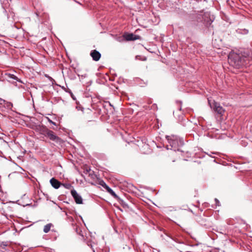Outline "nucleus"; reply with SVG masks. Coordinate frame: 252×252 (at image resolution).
<instances>
[{
	"instance_id": "f257e3e1",
	"label": "nucleus",
	"mask_w": 252,
	"mask_h": 252,
	"mask_svg": "<svg viewBox=\"0 0 252 252\" xmlns=\"http://www.w3.org/2000/svg\"><path fill=\"white\" fill-rule=\"evenodd\" d=\"M223 54L226 55L229 64L236 68L246 66L251 61L250 51L248 49H242L236 52L221 50V56Z\"/></svg>"
},
{
	"instance_id": "f03ea898",
	"label": "nucleus",
	"mask_w": 252,
	"mask_h": 252,
	"mask_svg": "<svg viewBox=\"0 0 252 252\" xmlns=\"http://www.w3.org/2000/svg\"><path fill=\"white\" fill-rule=\"evenodd\" d=\"M165 138L168 143V145H167L166 147L167 150L170 149L174 151L183 152L180 149V148L184 145V141L183 138L174 135H166Z\"/></svg>"
},
{
	"instance_id": "7ed1b4c3",
	"label": "nucleus",
	"mask_w": 252,
	"mask_h": 252,
	"mask_svg": "<svg viewBox=\"0 0 252 252\" xmlns=\"http://www.w3.org/2000/svg\"><path fill=\"white\" fill-rule=\"evenodd\" d=\"M197 22L202 23L205 27L210 26L215 19L213 15H212L210 12H206L203 13L201 12L196 16Z\"/></svg>"
},
{
	"instance_id": "20e7f679",
	"label": "nucleus",
	"mask_w": 252,
	"mask_h": 252,
	"mask_svg": "<svg viewBox=\"0 0 252 252\" xmlns=\"http://www.w3.org/2000/svg\"><path fill=\"white\" fill-rule=\"evenodd\" d=\"M208 101L210 107L218 115V116H216L217 120L220 122V102L216 101L211 98H208Z\"/></svg>"
},
{
	"instance_id": "39448f33",
	"label": "nucleus",
	"mask_w": 252,
	"mask_h": 252,
	"mask_svg": "<svg viewBox=\"0 0 252 252\" xmlns=\"http://www.w3.org/2000/svg\"><path fill=\"white\" fill-rule=\"evenodd\" d=\"M1 7L2 8V12L4 15L7 17V19L8 21L13 22L14 20V14L13 12H9V14L7 13V9L8 7L9 6V4H8V0H0Z\"/></svg>"
},
{
	"instance_id": "423d86ee",
	"label": "nucleus",
	"mask_w": 252,
	"mask_h": 252,
	"mask_svg": "<svg viewBox=\"0 0 252 252\" xmlns=\"http://www.w3.org/2000/svg\"><path fill=\"white\" fill-rule=\"evenodd\" d=\"M43 134L46 137H48L51 140L54 141L57 143L59 142L61 140V138L55 135L53 131L47 128H46L43 131Z\"/></svg>"
},
{
	"instance_id": "0eeeda50",
	"label": "nucleus",
	"mask_w": 252,
	"mask_h": 252,
	"mask_svg": "<svg viewBox=\"0 0 252 252\" xmlns=\"http://www.w3.org/2000/svg\"><path fill=\"white\" fill-rule=\"evenodd\" d=\"M124 37L127 41H135L141 38V36L139 35H136L132 33H128L127 32H126L124 33Z\"/></svg>"
},
{
	"instance_id": "6e6552de",
	"label": "nucleus",
	"mask_w": 252,
	"mask_h": 252,
	"mask_svg": "<svg viewBox=\"0 0 252 252\" xmlns=\"http://www.w3.org/2000/svg\"><path fill=\"white\" fill-rule=\"evenodd\" d=\"M71 194L76 204H83V199L81 196L77 193V191L75 189H72L71 190Z\"/></svg>"
},
{
	"instance_id": "1a4fd4ad",
	"label": "nucleus",
	"mask_w": 252,
	"mask_h": 252,
	"mask_svg": "<svg viewBox=\"0 0 252 252\" xmlns=\"http://www.w3.org/2000/svg\"><path fill=\"white\" fill-rule=\"evenodd\" d=\"M90 56L94 61L97 62L100 59L101 55L96 50H93L91 51Z\"/></svg>"
},
{
	"instance_id": "9d476101",
	"label": "nucleus",
	"mask_w": 252,
	"mask_h": 252,
	"mask_svg": "<svg viewBox=\"0 0 252 252\" xmlns=\"http://www.w3.org/2000/svg\"><path fill=\"white\" fill-rule=\"evenodd\" d=\"M221 20L225 22V23L223 24L224 27L228 28L231 23L228 16L221 11Z\"/></svg>"
},
{
	"instance_id": "9b49d317",
	"label": "nucleus",
	"mask_w": 252,
	"mask_h": 252,
	"mask_svg": "<svg viewBox=\"0 0 252 252\" xmlns=\"http://www.w3.org/2000/svg\"><path fill=\"white\" fill-rule=\"evenodd\" d=\"M147 140L146 139H143L142 140H138L137 141V145L141 149H149V145L146 143Z\"/></svg>"
},
{
	"instance_id": "f8f14e48",
	"label": "nucleus",
	"mask_w": 252,
	"mask_h": 252,
	"mask_svg": "<svg viewBox=\"0 0 252 252\" xmlns=\"http://www.w3.org/2000/svg\"><path fill=\"white\" fill-rule=\"evenodd\" d=\"M50 183L52 187L55 189H58L62 186L61 182L54 177H53L50 179Z\"/></svg>"
},
{
	"instance_id": "ddd939ff",
	"label": "nucleus",
	"mask_w": 252,
	"mask_h": 252,
	"mask_svg": "<svg viewBox=\"0 0 252 252\" xmlns=\"http://www.w3.org/2000/svg\"><path fill=\"white\" fill-rule=\"evenodd\" d=\"M5 78H6V80L9 82H11V80H16L17 82H19L24 84L23 81L21 79H19L14 74H11V73H5Z\"/></svg>"
},
{
	"instance_id": "4468645a",
	"label": "nucleus",
	"mask_w": 252,
	"mask_h": 252,
	"mask_svg": "<svg viewBox=\"0 0 252 252\" xmlns=\"http://www.w3.org/2000/svg\"><path fill=\"white\" fill-rule=\"evenodd\" d=\"M118 202L125 208H128L129 206L127 203L125 202L123 199L121 198L119 196L118 198H115Z\"/></svg>"
},
{
	"instance_id": "2eb2a0df",
	"label": "nucleus",
	"mask_w": 252,
	"mask_h": 252,
	"mask_svg": "<svg viewBox=\"0 0 252 252\" xmlns=\"http://www.w3.org/2000/svg\"><path fill=\"white\" fill-rule=\"evenodd\" d=\"M179 122L180 123V124L183 125V126H186V120L184 119V116L183 114L180 115L179 116V119H178ZM188 121H187V123H188Z\"/></svg>"
},
{
	"instance_id": "dca6fc26",
	"label": "nucleus",
	"mask_w": 252,
	"mask_h": 252,
	"mask_svg": "<svg viewBox=\"0 0 252 252\" xmlns=\"http://www.w3.org/2000/svg\"><path fill=\"white\" fill-rule=\"evenodd\" d=\"M106 191L109 193L115 199L118 198V195H117V194L115 192V191L109 187Z\"/></svg>"
},
{
	"instance_id": "f3484780",
	"label": "nucleus",
	"mask_w": 252,
	"mask_h": 252,
	"mask_svg": "<svg viewBox=\"0 0 252 252\" xmlns=\"http://www.w3.org/2000/svg\"><path fill=\"white\" fill-rule=\"evenodd\" d=\"M3 107L8 110H12V108L13 107V104L8 101H6L5 103L3 105Z\"/></svg>"
},
{
	"instance_id": "a211bd4d",
	"label": "nucleus",
	"mask_w": 252,
	"mask_h": 252,
	"mask_svg": "<svg viewBox=\"0 0 252 252\" xmlns=\"http://www.w3.org/2000/svg\"><path fill=\"white\" fill-rule=\"evenodd\" d=\"M51 225L52 224L51 223H48L45 225L43 228V232L46 233H48L50 230Z\"/></svg>"
},
{
	"instance_id": "6ab92c4d",
	"label": "nucleus",
	"mask_w": 252,
	"mask_h": 252,
	"mask_svg": "<svg viewBox=\"0 0 252 252\" xmlns=\"http://www.w3.org/2000/svg\"><path fill=\"white\" fill-rule=\"evenodd\" d=\"M135 59L136 60H140L142 61H145L147 60V58L145 56H141L140 55H136L135 57Z\"/></svg>"
},
{
	"instance_id": "aec40b11",
	"label": "nucleus",
	"mask_w": 252,
	"mask_h": 252,
	"mask_svg": "<svg viewBox=\"0 0 252 252\" xmlns=\"http://www.w3.org/2000/svg\"><path fill=\"white\" fill-rule=\"evenodd\" d=\"M116 40L121 43L124 42L126 41L125 38L124 37V34L122 36H118L116 38Z\"/></svg>"
},
{
	"instance_id": "412c9836",
	"label": "nucleus",
	"mask_w": 252,
	"mask_h": 252,
	"mask_svg": "<svg viewBox=\"0 0 252 252\" xmlns=\"http://www.w3.org/2000/svg\"><path fill=\"white\" fill-rule=\"evenodd\" d=\"M62 186L66 189H70L72 186L70 183L62 184Z\"/></svg>"
},
{
	"instance_id": "4be33fe9",
	"label": "nucleus",
	"mask_w": 252,
	"mask_h": 252,
	"mask_svg": "<svg viewBox=\"0 0 252 252\" xmlns=\"http://www.w3.org/2000/svg\"><path fill=\"white\" fill-rule=\"evenodd\" d=\"M213 215L215 218L217 220L220 219V215H219V210H215L213 212Z\"/></svg>"
},
{
	"instance_id": "5701e85b",
	"label": "nucleus",
	"mask_w": 252,
	"mask_h": 252,
	"mask_svg": "<svg viewBox=\"0 0 252 252\" xmlns=\"http://www.w3.org/2000/svg\"><path fill=\"white\" fill-rule=\"evenodd\" d=\"M215 205H212V207L214 208V209H216L217 208V206H219V204H220V201L219 199H218L217 198H215Z\"/></svg>"
},
{
	"instance_id": "b1692460",
	"label": "nucleus",
	"mask_w": 252,
	"mask_h": 252,
	"mask_svg": "<svg viewBox=\"0 0 252 252\" xmlns=\"http://www.w3.org/2000/svg\"><path fill=\"white\" fill-rule=\"evenodd\" d=\"M87 245L88 246L92 248L93 252H95V250H94V246H93L92 242L91 241H87Z\"/></svg>"
},
{
	"instance_id": "393cba45",
	"label": "nucleus",
	"mask_w": 252,
	"mask_h": 252,
	"mask_svg": "<svg viewBox=\"0 0 252 252\" xmlns=\"http://www.w3.org/2000/svg\"><path fill=\"white\" fill-rule=\"evenodd\" d=\"M249 31L247 29H240L239 30V33H241L242 34H246L248 33Z\"/></svg>"
},
{
	"instance_id": "a878e982",
	"label": "nucleus",
	"mask_w": 252,
	"mask_h": 252,
	"mask_svg": "<svg viewBox=\"0 0 252 252\" xmlns=\"http://www.w3.org/2000/svg\"><path fill=\"white\" fill-rule=\"evenodd\" d=\"M213 132H216V134L218 135V136H216L217 138L220 139V135L219 134V133L218 132L219 131V129H217V128H216V129L213 128Z\"/></svg>"
},
{
	"instance_id": "bb28decb",
	"label": "nucleus",
	"mask_w": 252,
	"mask_h": 252,
	"mask_svg": "<svg viewBox=\"0 0 252 252\" xmlns=\"http://www.w3.org/2000/svg\"><path fill=\"white\" fill-rule=\"evenodd\" d=\"M207 154L209 156L213 158H215V157H212L211 154L217 155H218V156H220V153L219 152H211L210 153H207Z\"/></svg>"
},
{
	"instance_id": "cd10ccee",
	"label": "nucleus",
	"mask_w": 252,
	"mask_h": 252,
	"mask_svg": "<svg viewBox=\"0 0 252 252\" xmlns=\"http://www.w3.org/2000/svg\"><path fill=\"white\" fill-rule=\"evenodd\" d=\"M76 109L78 111L81 110L82 112L84 111V108L81 105H77L76 106Z\"/></svg>"
},
{
	"instance_id": "c85d7f7f",
	"label": "nucleus",
	"mask_w": 252,
	"mask_h": 252,
	"mask_svg": "<svg viewBox=\"0 0 252 252\" xmlns=\"http://www.w3.org/2000/svg\"><path fill=\"white\" fill-rule=\"evenodd\" d=\"M7 245L8 244L7 242H2L0 244V246L2 249H4Z\"/></svg>"
},
{
	"instance_id": "c756f323",
	"label": "nucleus",
	"mask_w": 252,
	"mask_h": 252,
	"mask_svg": "<svg viewBox=\"0 0 252 252\" xmlns=\"http://www.w3.org/2000/svg\"><path fill=\"white\" fill-rule=\"evenodd\" d=\"M6 101L4 99L0 98V106H3L4 104Z\"/></svg>"
},
{
	"instance_id": "7c9ffc66",
	"label": "nucleus",
	"mask_w": 252,
	"mask_h": 252,
	"mask_svg": "<svg viewBox=\"0 0 252 252\" xmlns=\"http://www.w3.org/2000/svg\"><path fill=\"white\" fill-rule=\"evenodd\" d=\"M99 185H100L103 188L106 185V184L103 180H100L99 182Z\"/></svg>"
},
{
	"instance_id": "2f4dec72",
	"label": "nucleus",
	"mask_w": 252,
	"mask_h": 252,
	"mask_svg": "<svg viewBox=\"0 0 252 252\" xmlns=\"http://www.w3.org/2000/svg\"><path fill=\"white\" fill-rule=\"evenodd\" d=\"M157 228H158V229L159 231H163V232H164V234H165V235H166L168 237H170V238H171V239H172V238H171L170 236H168V235H167V234L165 232V231H164V230L163 228H162L161 227H159V226H158V227H157Z\"/></svg>"
},
{
	"instance_id": "473e14b6",
	"label": "nucleus",
	"mask_w": 252,
	"mask_h": 252,
	"mask_svg": "<svg viewBox=\"0 0 252 252\" xmlns=\"http://www.w3.org/2000/svg\"><path fill=\"white\" fill-rule=\"evenodd\" d=\"M47 119H48V122H49L50 123H51V124H53V125H54V126H56V123H55V122H53L51 120H50V119L49 118H47Z\"/></svg>"
},
{
	"instance_id": "72a5a7b5",
	"label": "nucleus",
	"mask_w": 252,
	"mask_h": 252,
	"mask_svg": "<svg viewBox=\"0 0 252 252\" xmlns=\"http://www.w3.org/2000/svg\"><path fill=\"white\" fill-rule=\"evenodd\" d=\"M226 136V135L225 133H221V139L224 138Z\"/></svg>"
},
{
	"instance_id": "f704fd0d",
	"label": "nucleus",
	"mask_w": 252,
	"mask_h": 252,
	"mask_svg": "<svg viewBox=\"0 0 252 252\" xmlns=\"http://www.w3.org/2000/svg\"><path fill=\"white\" fill-rule=\"evenodd\" d=\"M217 160H218V161H217V160H216V159H215L214 160V162H216V163H218V164H220V159H218Z\"/></svg>"
},
{
	"instance_id": "c9c22d12",
	"label": "nucleus",
	"mask_w": 252,
	"mask_h": 252,
	"mask_svg": "<svg viewBox=\"0 0 252 252\" xmlns=\"http://www.w3.org/2000/svg\"><path fill=\"white\" fill-rule=\"evenodd\" d=\"M21 205H23V206H30V203H26V204H21Z\"/></svg>"
},
{
	"instance_id": "e433bc0d",
	"label": "nucleus",
	"mask_w": 252,
	"mask_h": 252,
	"mask_svg": "<svg viewBox=\"0 0 252 252\" xmlns=\"http://www.w3.org/2000/svg\"><path fill=\"white\" fill-rule=\"evenodd\" d=\"M106 190H107L108 188H109V187L107 185V184L103 187Z\"/></svg>"
},
{
	"instance_id": "4c0bfd02",
	"label": "nucleus",
	"mask_w": 252,
	"mask_h": 252,
	"mask_svg": "<svg viewBox=\"0 0 252 252\" xmlns=\"http://www.w3.org/2000/svg\"><path fill=\"white\" fill-rule=\"evenodd\" d=\"M66 92H68L70 95H73V93H72L71 91L70 90H69L68 91H66Z\"/></svg>"
},
{
	"instance_id": "58836bf2",
	"label": "nucleus",
	"mask_w": 252,
	"mask_h": 252,
	"mask_svg": "<svg viewBox=\"0 0 252 252\" xmlns=\"http://www.w3.org/2000/svg\"><path fill=\"white\" fill-rule=\"evenodd\" d=\"M91 171V169L89 168V169H87L86 170V172H85V173H88V172H90Z\"/></svg>"
},
{
	"instance_id": "ea45409f",
	"label": "nucleus",
	"mask_w": 252,
	"mask_h": 252,
	"mask_svg": "<svg viewBox=\"0 0 252 252\" xmlns=\"http://www.w3.org/2000/svg\"><path fill=\"white\" fill-rule=\"evenodd\" d=\"M71 96L73 99H74V100L76 99V97L74 96V95L73 94V95H71Z\"/></svg>"
},
{
	"instance_id": "a19ab883",
	"label": "nucleus",
	"mask_w": 252,
	"mask_h": 252,
	"mask_svg": "<svg viewBox=\"0 0 252 252\" xmlns=\"http://www.w3.org/2000/svg\"><path fill=\"white\" fill-rule=\"evenodd\" d=\"M178 110H179V111H181V110H182V107H181V106H180V107L178 108Z\"/></svg>"
},
{
	"instance_id": "79ce46f5",
	"label": "nucleus",
	"mask_w": 252,
	"mask_h": 252,
	"mask_svg": "<svg viewBox=\"0 0 252 252\" xmlns=\"http://www.w3.org/2000/svg\"><path fill=\"white\" fill-rule=\"evenodd\" d=\"M227 32V34L228 35H229V32H230L229 31V30L226 31Z\"/></svg>"
},
{
	"instance_id": "37998d69",
	"label": "nucleus",
	"mask_w": 252,
	"mask_h": 252,
	"mask_svg": "<svg viewBox=\"0 0 252 252\" xmlns=\"http://www.w3.org/2000/svg\"><path fill=\"white\" fill-rule=\"evenodd\" d=\"M18 88H23V86L22 85H20V86H18Z\"/></svg>"
},
{
	"instance_id": "c03bdc74",
	"label": "nucleus",
	"mask_w": 252,
	"mask_h": 252,
	"mask_svg": "<svg viewBox=\"0 0 252 252\" xmlns=\"http://www.w3.org/2000/svg\"><path fill=\"white\" fill-rule=\"evenodd\" d=\"M221 111H224V110L222 109V107H221ZM222 116V114H221V117Z\"/></svg>"
},
{
	"instance_id": "a18cd8bd",
	"label": "nucleus",
	"mask_w": 252,
	"mask_h": 252,
	"mask_svg": "<svg viewBox=\"0 0 252 252\" xmlns=\"http://www.w3.org/2000/svg\"><path fill=\"white\" fill-rule=\"evenodd\" d=\"M221 165H224V162H222V161H221Z\"/></svg>"
},
{
	"instance_id": "49530a36",
	"label": "nucleus",
	"mask_w": 252,
	"mask_h": 252,
	"mask_svg": "<svg viewBox=\"0 0 252 252\" xmlns=\"http://www.w3.org/2000/svg\"><path fill=\"white\" fill-rule=\"evenodd\" d=\"M26 197V194H24V196H23V197L25 198Z\"/></svg>"
},
{
	"instance_id": "de8ad7c7",
	"label": "nucleus",
	"mask_w": 252,
	"mask_h": 252,
	"mask_svg": "<svg viewBox=\"0 0 252 252\" xmlns=\"http://www.w3.org/2000/svg\"><path fill=\"white\" fill-rule=\"evenodd\" d=\"M89 174H90V176H93V174H92L91 173H90Z\"/></svg>"
}]
</instances>
